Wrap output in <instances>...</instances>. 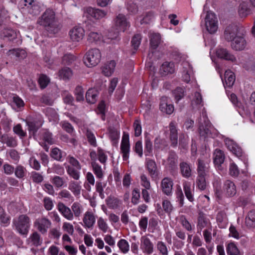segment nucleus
<instances>
[{
    "label": "nucleus",
    "instance_id": "nucleus-1",
    "mask_svg": "<svg viewBox=\"0 0 255 255\" xmlns=\"http://www.w3.org/2000/svg\"><path fill=\"white\" fill-rule=\"evenodd\" d=\"M37 23L43 26L45 29L51 34L57 33L60 28V25L56 22L55 14L51 9H47L39 17Z\"/></svg>",
    "mask_w": 255,
    "mask_h": 255
},
{
    "label": "nucleus",
    "instance_id": "nucleus-2",
    "mask_svg": "<svg viewBox=\"0 0 255 255\" xmlns=\"http://www.w3.org/2000/svg\"><path fill=\"white\" fill-rule=\"evenodd\" d=\"M198 132L200 136L205 140L209 137H213L214 128L208 119L206 112H202V115L198 119Z\"/></svg>",
    "mask_w": 255,
    "mask_h": 255
},
{
    "label": "nucleus",
    "instance_id": "nucleus-3",
    "mask_svg": "<svg viewBox=\"0 0 255 255\" xmlns=\"http://www.w3.org/2000/svg\"><path fill=\"white\" fill-rule=\"evenodd\" d=\"M101 53L98 48H92L88 50L83 57L85 64L88 67L97 65L101 59Z\"/></svg>",
    "mask_w": 255,
    "mask_h": 255
},
{
    "label": "nucleus",
    "instance_id": "nucleus-4",
    "mask_svg": "<svg viewBox=\"0 0 255 255\" xmlns=\"http://www.w3.org/2000/svg\"><path fill=\"white\" fill-rule=\"evenodd\" d=\"M13 223L17 231L21 235L26 236L30 227V219L26 215H21L17 219L14 220Z\"/></svg>",
    "mask_w": 255,
    "mask_h": 255
},
{
    "label": "nucleus",
    "instance_id": "nucleus-5",
    "mask_svg": "<svg viewBox=\"0 0 255 255\" xmlns=\"http://www.w3.org/2000/svg\"><path fill=\"white\" fill-rule=\"evenodd\" d=\"M243 27L235 24H229L224 32V37L228 41H232L239 34H243Z\"/></svg>",
    "mask_w": 255,
    "mask_h": 255
},
{
    "label": "nucleus",
    "instance_id": "nucleus-6",
    "mask_svg": "<svg viewBox=\"0 0 255 255\" xmlns=\"http://www.w3.org/2000/svg\"><path fill=\"white\" fill-rule=\"evenodd\" d=\"M19 6L21 8L26 7L28 12L35 15L40 11V6L37 0H21L19 3Z\"/></svg>",
    "mask_w": 255,
    "mask_h": 255
},
{
    "label": "nucleus",
    "instance_id": "nucleus-7",
    "mask_svg": "<svg viewBox=\"0 0 255 255\" xmlns=\"http://www.w3.org/2000/svg\"><path fill=\"white\" fill-rule=\"evenodd\" d=\"M205 25L207 30L210 33H214L218 29V20L214 13L208 11L205 18Z\"/></svg>",
    "mask_w": 255,
    "mask_h": 255
},
{
    "label": "nucleus",
    "instance_id": "nucleus-8",
    "mask_svg": "<svg viewBox=\"0 0 255 255\" xmlns=\"http://www.w3.org/2000/svg\"><path fill=\"white\" fill-rule=\"evenodd\" d=\"M85 14L88 18H94L95 19H100L104 17L107 11L99 8L88 7L85 9Z\"/></svg>",
    "mask_w": 255,
    "mask_h": 255
},
{
    "label": "nucleus",
    "instance_id": "nucleus-9",
    "mask_svg": "<svg viewBox=\"0 0 255 255\" xmlns=\"http://www.w3.org/2000/svg\"><path fill=\"white\" fill-rule=\"evenodd\" d=\"M209 160L200 158L197 160V175L207 176L209 172Z\"/></svg>",
    "mask_w": 255,
    "mask_h": 255
},
{
    "label": "nucleus",
    "instance_id": "nucleus-10",
    "mask_svg": "<svg viewBox=\"0 0 255 255\" xmlns=\"http://www.w3.org/2000/svg\"><path fill=\"white\" fill-rule=\"evenodd\" d=\"M129 148V135L128 133L124 132L121 145V150L123 153V160L125 161L128 158Z\"/></svg>",
    "mask_w": 255,
    "mask_h": 255
},
{
    "label": "nucleus",
    "instance_id": "nucleus-11",
    "mask_svg": "<svg viewBox=\"0 0 255 255\" xmlns=\"http://www.w3.org/2000/svg\"><path fill=\"white\" fill-rule=\"evenodd\" d=\"M225 142L228 149L237 157H239L242 156V149L234 140L229 138H226L225 139Z\"/></svg>",
    "mask_w": 255,
    "mask_h": 255
},
{
    "label": "nucleus",
    "instance_id": "nucleus-12",
    "mask_svg": "<svg viewBox=\"0 0 255 255\" xmlns=\"http://www.w3.org/2000/svg\"><path fill=\"white\" fill-rule=\"evenodd\" d=\"M225 142L228 149L237 157H239L242 156V149L234 140L229 138H226L225 139Z\"/></svg>",
    "mask_w": 255,
    "mask_h": 255
},
{
    "label": "nucleus",
    "instance_id": "nucleus-13",
    "mask_svg": "<svg viewBox=\"0 0 255 255\" xmlns=\"http://www.w3.org/2000/svg\"><path fill=\"white\" fill-rule=\"evenodd\" d=\"M173 182L169 177H164L161 181V188L162 192L168 196L172 193Z\"/></svg>",
    "mask_w": 255,
    "mask_h": 255
},
{
    "label": "nucleus",
    "instance_id": "nucleus-14",
    "mask_svg": "<svg viewBox=\"0 0 255 255\" xmlns=\"http://www.w3.org/2000/svg\"><path fill=\"white\" fill-rule=\"evenodd\" d=\"M69 34L73 41L78 42L83 39L85 31L82 27L75 26L70 30Z\"/></svg>",
    "mask_w": 255,
    "mask_h": 255
},
{
    "label": "nucleus",
    "instance_id": "nucleus-15",
    "mask_svg": "<svg viewBox=\"0 0 255 255\" xmlns=\"http://www.w3.org/2000/svg\"><path fill=\"white\" fill-rule=\"evenodd\" d=\"M169 139L171 142V146L176 147L178 144V131L177 128L173 122H171L169 125Z\"/></svg>",
    "mask_w": 255,
    "mask_h": 255
},
{
    "label": "nucleus",
    "instance_id": "nucleus-16",
    "mask_svg": "<svg viewBox=\"0 0 255 255\" xmlns=\"http://www.w3.org/2000/svg\"><path fill=\"white\" fill-rule=\"evenodd\" d=\"M129 26L125 16L122 14H119L115 20V26L118 31L124 32L127 27Z\"/></svg>",
    "mask_w": 255,
    "mask_h": 255
},
{
    "label": "nucleus",
    "instance_id": "nucleus-17",
    "mask_svg": "<svg viewBox=\"0 0 255 255\" xmlns=\"http://www.w3.org/2000/svg\"><path fill=\"white\" fill-rule=\"evenodd\" d=\"M41 134L44 141L40 143V144L43 147L46 151H48L49 147L46 144V142L49 144H52L54 142V139L52 137V133L49 131L45 129L41 131Z\"/></svg>",
    "mask_w": 255,
    "mask_h": 255
},
{
    "label": "nucleus",
    "instance_id": "nucleus-18",
    "mask_svg": "<svg viewBox=\"0 0 255 255\" xmlns=\"http://www.w3.org/2000/svg\"><path fill=\"white\" fill-rule=\"evenodd\" d=\"M25 122L28 128L29 134L34 137L38 129L42 125L41 122L36 120H26Z\"/></svg>",
    "mask_w": 255,
    "mask_h": 255
},
{
    "label": "nucleus",
    "instance_id": "nucleus-19",
    "mask_svg": "<svg viewBox=\"0 0 255 255\" xmlns=\"http://www.w3.org/2000/svg\"><path fill=\"white\" fill-rule=\"evenodd\" d=\"M96 221L95 216L91 212L88 211L84 215L83 222L84 227L88 229H92Z\"/></svg>",
    "mask_w": 255,
    "mask_h": 255
},
{
    "label": "nucleus",
    "instance_id": "nucleus-20",
    "mask_svg": "<svg viewBox=\"0 0 255 255\" xmlns=\"http://www.w3.org/2000/svg\"><path fill=\"white\" fill-rule=\"evenodd\" d=\"M223 189L227 197H232L234 196L236 193V187L233 182L227 180L224 183Z\"/></svg>",
    "mask_w": 255,
    "mask_h": 255
},
{
    "label": "nucleus",
    "instance_id": "nucleus-21",
    "mask_svg": "<svg viewBox=\"0 0 255 255\" xmlns=\"http://www.w3.org/2000/svg\"><path fill=\"white\" fill-rule=\"evenodd\" d=\"M140 248L143 252L147 254H151L153 252V245L149 239L143 236L141 238Z\"/></svg>",
    "mask_w": 255,
    "mask_h": 255
},
{
    "label": "nucleus",
    "instance_id": "nucleus-22",
    "mask_svg": "<svg viewBox=\"0 0 255 255\" xmlns=\"http://www.w3.org/2000/svg\"><path fill=\"white\" fill-rule=\"evenodd\" d=\"M246 45V41L243 35L239 34L232 42L231 46L235 50H242Z\"/></svg>",
    "mask_w": 255,
    "mask_h": 255
},
{
    "label": "nucleus",
    "instance_id": "nucleus-23",
    "mask_svg": "<svg viewBox=\"0 0 255 255\" xmlns=\"http://www.w3.org/2000/svg\"><path fill=\"white\" fill-rule=\"evenodd\" d=\"M216 55L218 57L226 60L232 62H235L236 61L234 55L231 54L227 49L223 48H219L216 50Z\"/></svg>",
    "mask_w": 255,
    "mask_h": 255
},
{
    "label": "nucleus",
    "instance_id": "nucleus-24",
    "mask_svg": "<svg viewBox=\"0 0 255 255\" xmlns=\"http://www.w3.org/2000/svg\"><path fill=\"white\" fill-rule=\"evenodd\" d=\"M224 80L225 82L223 81V83L225 88L232 87L235 81V74L230 70L226 71L224 74Z\"/></svg>",
    "mask_w": 255,
    "mask_h": 255
},
{
    "label": "nucleus",
    "instance_id": "nucleus-25",
    "mask_svg": "<svg viewBox=\"0 0 255 255\" xmlns=\"http://www.w3.org/2000/svg\"><path fill=\"white\" fill-rule=\"evenodd\" d=\"M1 37L4 40L13 41L17 37L16 32L11 28H4L0 33Z\"/></svg>",
    "mask_w": 255,
    "mask_h": 255
},
{
    "label": "nucleus",
    "instance_id": "nucleus-26",
    "mask_svg": "<svg viewBox=\"0 0 255 255\" xmlns=\"http://www.w3.org/2000/svg\"><path fill=\"white\" fill-rule=\"evenodd\" d=\"M174 64L173 62H165L162 64L160 68V72L162 76L172 74L174 72Z\"/></svg>",
    "mask_w": 255,
    "mask_h": 255
},
{
    "label": "nucleus",
    "instance_id": "nucleus-27",
    "mask_svg": "<svg viewBox=\"0 0 255 255\" xmlns=\"http://www.w3.org/2000/svg\"><path fill=\"white\" fill-rule=\"evenodd\" d=\"M183 65V80L186 83H188L190 81V75L192 73V69L189 63L187 62H184Z\"/></svg>",
    "mask_w": 255,
    "mask_h": 255
},
{
    "label": "nucleus",
    "instance_id": "nucleus-28",
    "mask_svg": "<svg viewBox=\"0 0 255 255\" xmlns=\"http://www.w3.org/2000/svg\"><path fill=\"white\" fill-rule=\"evenodd\" d=\"M146 166L149 175L152 178L155 177L157 175V166L155 162L151 159H146Z\"/></svg>",
    "mask_w": 255,
    "mask_h": 255
},
{
    "label": "nucleus",
    "instance_id": "nucleus-29",
    "mask_svg": "<svg viewBox=\"0 0 255 255\" xmlns=\"http://www.w3.org/2000/svg\"><path fill=\"white\" fill-rule=\"evenodd\" d=\"M8 55L10 56L11 58H15L17 60L24 58L26 56V53L23 49H13L8 51Z\"/></svg>",
    "mask_w": 255,
    "mask_h": 255
},
{
    "label": "nucleus",
    "instance_id": "nucleus-30",
    "mask_svg": "<svg viewBox=\"0 0 255 255\" xmlns=\"http://www.w3.org/2000/svg\"><path fill=\"white\" fill-rule=\"evenodd\" d=\"M116 62L113 60L105 64L102 68L103 74L106 76H110L114 72Z\"/></svg>",
    "mask_w": 255,
    "mask_h": 255
},
{
    "label": "nucleus",
    "instance_id": "nucleus-31",
    "mask_svg": "<svg viewBox=\"0 0 255 255\" xmlns=\"http://www.w3.org/2000/svg\"><path fill=\"white\" fill-rule=\"evenodd\" d=\"M167 163L171 169L174 170L177 168V155L175 151L173 150L169 151Z\"/></svg>",
    "mask_w": 255,
    "mask_h": 255
},
{
    "label": "nucleus",
    "instance_id": "nucleus-32",
    "mask_svg": "<svg viewBox=\"0 0 255 255\" xmlns=\"http://www.w3.org/2000/svg\"><path fill=\"white\" fill-rule=\"evenodd\" d=\"M191 106L193 109H199L203 106L202 98L199 92L194 93V98L191 101Z\"/></svg>",
    "mask_w": 255,
    "mask_h": 255
},
{
    "label": "nucleus",
    "instance_id": "nucleus-33",
    "mask_svg": "<svg viewBox=\"0 0 255 255\" xmlns=\"http://www.w3.org/2000/svg\"><path fill=\"white\" fill-rule=\"evenodd\" d=\"M38 229L42 234L47 232V230L50 228L51 222L48 219L43 218L40 219L38 222Z\"/></svg>",
    "mask_w": 255,
    "mask_h": 255
},
{
    "label": "nucleus",
    "instance_id": "nucleus-34",
    "mask_svg": "<svg viewBox=\"0 0 255 255\" xmlns=\"http://www.w3.org/2000/svg\"><path fill=\"white\" fill-rule=\"evenodd\" d=\"M246 225L250 228L255 227V210L249 211L246 217Z\"/></svg>",
    "mask_w": 255,
    "mask_h": 255
},
{
    "label": "nucleus",
    "instance_id": "nucleus-35",
    "mask_svg": "<svg viewBox=\"0 0 255 255\" xmlns=\"http://www.w3.org/2000/svg\"><path fill=\"white\" fill-rule=\"evenodd\" d=\"M153 149L152 143L151 139L146 133L144 140V154L145 156H150L152 154Z\"/></svg>",
    "mask_w": 255,
    "mask_h": 255
},
{
    "label": "nucleus",
    "instance_id": "nucleus-36",
    "mask_svg": "<svg viewBox=\"0 0 255 255\" xmlns=\"http://www.w3.org/2000/svg\"><path fill=\"white\" fill-rule=\"evenodd\" d=\"M98 92L94 89H89L86 94V99L87 101L91 104L95 103L97 100Z\"/></svg>",
    "mask_w": 255,
    "mask_h": 255
},
{
    "label": "nucleus",
    "instance_id": "nucleus-37",
    "mask_svg": "<svg viewBox=\"0 0 255 255\" xmlns=\"http://www.w3.org/2000/svg\"><path fill=\"white\" fill-rule=\"evenodd\" d=\"M1 140L9 147H13L17 145V141L15 138L7 134L2 135L1 136Z\"/></svg>",
    "mask_w": 255,
    "mask_h": 255
},
{
    "label": "nucleus",
    "instance_id": "nucleus-38",
    "mask_svg": "<svg viewBox=\"0 0 255 255\" xmlns=\"http://www.w3.org/2000/svg\"><path fill=\"white\" fill-rule=\"evenodd\" d=\"M180 168L182 176L185 178H189L191 175V169L189 165L185 162L180 163Z\"/></svg>",
    "mask_w": 255,
    "mask_h": 255
},
{
    "label": "nucleus",
    "instance_id": "nucleus-39",
    "mask_svg": "<svg viewBox=\"0 0 255 255\" xmlns=\"http://www.w3.org/2000/svg\"><path fill=\"white\" fill-rule=\"evenodd\" d=\"M160 41L161 37L159 33H152L150 35V44L152 49H156Z\"/></svg>",
    "mask_w": 255,
    "mask_h": 255
},
{
    "label": "nucleus",
    "instance_id": "nucleus-40",
    "mask_svg": "<svg viewBox=\"0 0 255 255\" xmlns=\"http://www.w3.org/2000/svg\"><path fill=\"white\" fill-rule=\"evenodd\" d=\"M168 146L167 142L165 139L156 137L154 140V148L156 150H163Z\"/></svg>",
    "mask_w": 255,
    "mask_h": 255
},
{
    "label": "nucleus",
    "instance_id": "nucleus-41",
    "mask_svg": "<svg viewBox=\"0 0 255 255\" xmlns=\"http://www.w3.org/2000/svg\"><path fill=\"white\" fill-rule=\"evenodd\" d=\"M141 40V36L139 34H135L131 40V45L133 48V50L132 51V54L135 53L136 50L138 49L139 45L140 44Z\"/></svg>",
    "mask_w": 255,
    "mask_h": 255
},
{
    "label": "nucleus",
    "instance_id": "nucleus-42",
    "mask_svg": "<svg viewBox=\"0 0 255 255\" xmlns=\"http://www.w3.org/2000/svg\"><path fill=\"white\" fill-rule=\"evenodd\" d=\"M250 9L248 7V4L246 2H242L239 7V13L241 17L247 16L249 14Z\"/></svg>",
    "mask_w": 255,
    "mask_h": 255
},
{
    "label": "nucleus",
    "instance_id": "nucleus-43",
    "mask_svg": "<svg viewBox=\"0 0 255 255\" xmlns=\"http://www.w3.org/2000/svg\"><path fill=\"white\" fill-rule=\"evenodd\" d=\"M226 250L227 254L229 255H241L240 251L234 243L228 244Z\"/></svg>",
    "mask_w": 255,
    "mask_h": 255
},
{
    "label": "nucleus",
    "instance_id": "nucleus-44",
    "mask_svg": "<svg viewBox=\"0 0 255 255\" xmlns=\"http://www.w3.org/2000/svg\"><path fill=\"white\" fill-rule=\"evenodd\" d=\"M215 156L214 157V162L215 164L221 165L225 159V156L223 152L220 149H216L215 152Z\"/></svg>",
    "mask_w": 255,
    "mask_h": 255
},
{
    "label": "nucleus",
    "instance_id": "nucleus-45",
    "mask_svg": "<svg viewBox=\"0 0 255 255\" xmlns=\"http://www.w3.org/2000/svg\"><path fill=\"white\" fill-rule=\"evenodd\" d=\"M205 175H197L196 184L198 188L201 190H204L206 187V177Z\"/></svg>",
    "mask_w": 255,
    "mask_h": 255
},
{
    "label": "nucleus",
    "instance_id": "nucleus-46",
    "mask_svg": "<svg viewBox=\"0 0 255 255\" xmlns=\"http://www.w3.org/2000/svg\"><path fill=\"white\" fill-rule=\"evenodd\" d=\"M68 174L75 180H78L80 177V172L76 168L68 166L66 167Z\"/></svg>",
    "mask_w": 255,
    "mask_h": 255
},
{
    "label": "nucleus",
    "instance_id": "nucleus-47",
    "mask_svg": "<svg viewBox=\"0 0 255 255\" xmlns=\"http://www.w3.org/2000/svg\"><path fill=\"white\" fill-rule=\"evenodd\" d=\"M106 202L109 207L112 209L117 208L120 204V200L114 197H108Z\"/></svg>",
    "mask_w": 255,
    "mask_h": 255
},
{
    "label": "nucleus",
    "instance_id": "nucleus-48",
    "mask_svg": "<svg viewBox=\"0 0 255 255\" xmlns=\"http://www.w3.org/2000/svg\"><path fill=\"white\" fill-rule=\"evenodd\" d=\"M92 166L95 174L97 177L102 179L103 177V173L101 167L96 162H92Z\"/></svg>",
    "mask_w": 255,
    "mask_h": 255
},
{
    "label": "nucleus",
    "instance_id": "nucleus-49",
    "mask_svg": "<svg viewBox=\"0 0 255 255\" xmlns=\"http://www.w3.org/2000/svg\"><path fill=\"white\" fill-rule=\"evenodd\" d=\"M118 246L121 251L124 254L128 253L129 251V245L126 240H120L118 243Z\"/></svg>",
    "mask_w": 255,
    "mask_h": 255
},
{
    "label": "nucleus",
    "instance_id": "nucleus-50",
    "mask_svg": "<svg viewBox=\"0 0 255 255\" xmlns=\"http://www.w3.org/2000/svg\"><path fill=\"white\" fill-rule=\"evenodd\" d=\"M71 209L75 217H79L80 216L82 211V206L80 203H74L72 205Z\"/></svg>",
    "mask_w": 255,
    "mask_h": 255
},
{
    "label": "nucleus",
    "instance_id": "nucleus-51",
    "mask_svg": "<svg viewBox=\"0 0 255 255\" xmlns=\"http://www.w3.org/2000/svg\"><path fill=\"white\" fill-rule=\"evenodd\" d=\"M84 90L81 86H77L75 89V94L76 96V100L78 102L83 101L84 100Z\"/></svg>",
    "mask_w": 255,
    "mask_h": 255
},
{
    "label": "nucleus",
    "instance_id": "nucleus-52",
    "mask_svg": "<svg viewBox=\"0 0 255 255\" xmlns=\"http://www.w3.org/2000/svg\"><path fill=\"white\" fill-rule=\"evenodd\" d=\"M69 189L71 190L75 195L80 193L81 187L77 182L71 181L69 185Z\"/></svg>",
    "mask_w": 255,
    "mask_h": 255
},
{
    "label": "nucleus",
    "instance_id": "nucleus-53",
    "mask_svg": "<svg viewBox=\"0 0 255 255\" xmlns=\"http://www.w3.org/2000/svg\"><path fill=\"white\" fill-rule=\"evenodd\" d=\"M119 31H118L117 30V31H115L113 29H111L107 33V34L106 35V37L108 39L111 40V41H113V40L118 41L119 40Z\"/></svg>",
    "mask_w": 255,
    "mask_h": 255
},
{
    "label": "nucleus",
    "instance_id": "nucleus-54",
    "mask_svg": "<svg viewBox=\"0 0 255 255\" xmlns=\"http://www.w3.org/2000/svg\"><path fill=\"white\" fill-rule=\"evenodd\" d=\"M101 35L96 32H90L88 34V41L89 42H96L101 39Z\"/></svg>",
    "mask_w": 255,
    "mask_h": 255
},
{
    "label": "nucleus",
    "instance_id": "nucleus-55",
    "mask_svg": "<svg viewBox=\"0 0 255 255\" xmlns=\"http://www.w3.org/2000/svg\"><path fill=\"white\" fill-rule=\"evenodd\" d=\"M26 169L21 165L17 166L14 170L15 176L19 178H22L25 175Z\"/></svg>",
    "mask_w": 255,
    "mask_h": 255
},
{
    "label": "nucleus",
    "instance_id": "nucleus-56",
    "mask_svg": "<svg viewBox=\"0 0 255 255\" xmlns=\"http://www.w3.org/2000/svg\"><path fill=\"white\" fill-rule=\"evenodd\" d=\"M184 90L183 88L177 87L173 92V95L176 102H178L184 97Z\"/></svg>",
    "mask_w": 255,
    "mask_h": 255
},
{
    "label": "nucleus",
    "instance_id": "nucleus-57",
    "mask_svg": "<svg viewBox=\"0 0 255 255\" xmlns=\"http://www.w3.org/2000/svg\"><path fill=\"white\" fill-rule=\"evenodd\" d=\"M86 136L89 143L91 145L96 147L97 146V142L94 133L90 130H87L86 132Z\"/></svg>",
    "mask_w": 255,
    "mask_h": 255
},
{
    "label": "nucleus",
    "instance_id": "nucleus-58",
    "mask_svg": "<svg viewBox=\"0 0 255 255\" xmlns=\"http://www.w3.org/2000/svg\"><path fill=\"white\" fill-rule=\"evenodd\" d=\"M49 81L48 77L45 75H41L38 81L39 84L42 89L46 88L49 83Z\"/></svg>",
    "mask_w": 255,
    "mask_h": 255
},
{
    "label": "nucleus",
    "instance_id": "nucleus-59",
    "mask_svg": "<svg viewBox=\"0 0 255 255\" xmlns=\"http://www.w3.org/2000/svg\"><path fill=\"white\" fill-rule=\"evenodd\" d=\"M30 239L33 244L36 246L40 245L41 243L40 236L37 232H34L30 236Z\"/></svg>",
    "mask_w": 255,
    "mask_h": 255
},
{
    "label": "nucleus",
    "instance_id": "nucleus-60",
    "mask_svg": "<svg viewBox=\"0 0 255 255\" xmlns=\"http://www.w3.org/2000/svg\"><path fill=\"white\" fill-rule=\"evenodd\" d=\"M157 249L162 255H168V250L165 243L160 241L157 244Z\"/></svg>",
    "mask_w": 255,
    "mask_h": 255
},
{
    "label": "nucleus",
    "instance_id": "nucleus-61",
    "mask_svg": "<svg viewBox=\"0 0 255 255\" xmlns=\"http://www.w3.org/2000/svg\"><path fill=\"white\" fill-rule=\"evenodd\" d=\"M13 130L14 133L19 135L21 138L25 137L26 135V133L22 130L21 126L20 124L14 126Z\"/></svg>",
    "mask_w": 255,
    "mask_h": 255
},
{
    "label": "nucleus",
    "instance_id": "nucleus-62",
    "mask_svg": "<svg viewBox=\"0 0 255 255\" xmlns=\"http://www.w3.org/2000/svg\"><path fill=\"white\" fill-rule=\"evenodd\" d=\"M97 224L99 229L103 232L106 233L107 231L108 227L106 222L104 221L103 218L100 217L99 218Z\"/></svg>",
    "mask_w": 255,
    "mask_h": 255
},
{
    "label": "nucleus",
    "instance_id": "nucleus-63",
    "mask_svg": "<svg viewBox=\"0 0 255 255\" xmlns=\"http://www.w3.org/2000/svg\"><path fill=\"white\" fill-rule=\"evenodd\" d=\"M207 221L203 215H200L198 219L197 227L200 230L206 226Z\"/></svg>",
    "mask_w": 255,
    "mask_h": 255
},
{
    "label": "nucleus",
    "instance_id": "nucleus-64",
    "mask_svg": "<svg viewBox=\"0 0 255 255\" xmlns=\"http://www.w3.org/2000/svg\"><path fill=\"white\" fill-rule=\"evenodd\" d=\"M162 207L164 211L167 213H170L173 210V207L170 202L165 200L162 202Z\"/></svg>",
    "mask_w": 255,
    "mask_h": 255
}]
</instances>
